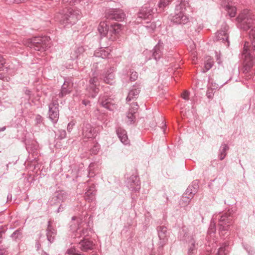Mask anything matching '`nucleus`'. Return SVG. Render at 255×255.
Segmentation results:
<instances>
[{"instance_id":"obj_3","label":"nucleus","mask_w":255,"mask_h":255,"mask_svg":"<svg viewBox=\"0 0 255 255\" xmlns=\"http://www.w3.org/2000/svg\"><path fill=\"white\" fill-rule=\"evenodd\" d=\"M234 213V210L231 209L219 215L218 228L220 236H226L230 230V227L233 224Z\"/></svg>"},{"instance_id":"obj_50","label":"nucleus","mask_w":255,"mask_h":255,"mask_svg":"<svg viewBox=\"0 0 255 255\" xmlns=\"http://www.w3.org/2000/svg\"><path fill=\"white\" fill-rule=\"evenodd\" d=\"M75 124L71 122H70L68 125H67V130L69 132H70L71 130L73 129V126H74Z\"/></svg>"},{"instance_id":"obj_57","label":"nucleus","mask_w":255,"mask_h":255,"mask_svg":"<svg viewBox=\"0 0 255 255\" xmlns=\"http://www.w3.org/2000/svg\"><path fill=\"white\" fill-rule=\"evenodd\" d=\"M36 247L37 248V249L38 250L39 249V247H40V244L38 242H37L36 243V245H35Z\"/></svg>"},{"instance_id":"obj_1","label":"nucleus","mask_w":255,"mask_h":255,"mask_svg":"<svg viewBox=\"0 0 255 255\" xmlns=\"http://www.w3.org/2000/svg\"><path fill=\"white\" fill-rule=\"evenodd\" d=\"M108 70L106 73L101 74L99 78L97 76H94L89 80V84L87 90L90 93L92 97L94 98L99 92L100 81L103 80L104 82L107 84L113 85L115 83V74L113 72Z\"/></svg>"},{"instance_id":"obj_25","label":"nucleus","mask_w":255,"mask_h":255,"mask_svg":"<svg viewBox=\"0 0 255 255\" xmlns=\"http://www.w3.org/2000/svg\"><path fill=\"white\" fill-rule=\"evenodd\" d=\"M68 195L64 191H60L55 193L54 196L52 198L51 202L52 204L61 203L66 201Z\"/></svg>"},{"instance_id":"obj_36","label":"nucleus","mask_w":255,"mask_h":255,"mask_svg":"<svg viewBox=\"0 0 255 255\" xmlns=\"http://www.w3.org/2000/svg\"><path fill=\"white\" fill-rule=\"evenodd\" d=\"M214 64V61L213 59L209 58L206 60L205 62L204 68L205 70H204L203 72H206V71L210 70Z\"/></svg>"},{"instance_id":"obj_58","label":"nucleus","mask_w":255,"mask_h":255,"mask_svg":"<svg viewBox=\"0 0 255 255\" xmlns=\"http://www.w3.org/2000/svg\"><path fill=\"white\" fill-rule=\"evenodd\" d=\"M5 129V127H3L2 128H0V132L4 131Z\"/></svg>"},{"instance_id":"obj_26","label":"nucleus","mask_w":255,"mask_h":255,"mask_svg":"<svg viewBox=\"0 0 255 255\" xmlns=\"http://www.w3.org/2000/svg\"><path fill=\"white\" fill-rule=\"evenodd\" d=\"M222 6L230 17H234L236 16L237 8L236 6L233 5V2L231 1H229L227 3L222 4Z\"/></svg>"},{"instance_id":"obj_39","label":"nucleus","mask_w":255,"mask_h":255,"mask_svg":"<svg viewBox=\"0 0 255 255\" xmlns=\"http://www.w3.org/2000/svg\"><path fill=\"white\" fill-rule=\"evenodd\" d=\"M228 246V245L225 243L224 246L221 247L217 253V255H226L228 253V251L227 250L226 247Z\"/></svg>"},{"instance_id":"obj_8","label":"nucleus","mask_w":255,"mask_h":255,"mask_svg":"<svg viewBox=\"0 0 255 255\" xmlns=\"http://www.w3.org/2000/svg\"><path fill=\"white\" fill-rule=\"evenodd\" d=\"M82 223V219L76 216H73L70 222V228L73 231H76L75 237L81 238L83 236L86 237L88 235V230L87 229L80 230L79 226Z\"/></svg>"},{"instance_id":"obj_40","label":"nucleus","mask_w":255,"mask_h":255,"mask_svg":"<svg viewBox=\"0 0 255 255\" xmlns=\"http://www.w3.org/2000/svg\"><path fill=\"white\" fill-rule=\"evenodd\" d=\"M67 253L69 255H84L74 247L68 249L67 251Z\"/></svg>"},{"instance_id":"obj_51","label":"nucleus","mask_w":255,"mask_h":255,"mask_svg":"<svg viewBox=\"0 0 255 255\" xmlns=\"http://www.w3.org/2000/svg\"><path fill=\"white\" fill-rule=\"evenodd\" d=\"M7 254L6 249L0 248V255H7Z\"/></svg>"},{"instance_id":"obj_30","label":"nucleus","mask_w":255,"mask_h":255,"mask_svg":"<svg viewBox=\"0 0 255 255\" xmlns=\"http://www.w3.org/2000/svg\"><path fill=\"white\" fill-rule=\"evenodd\" d=\"M99 172L98 166L97 163H91L88 167L89 177H94Z\"/></svg>"},{"instance_id":"obj_4","label":"nucleus","mask_w":255,"mask_h":255,"mask_svg":"<svg viewBox=\"0 0 255 255\" xmlns=\"http://www.w3.org/2000/svg\"><path fill=\"white\" fill-rule=\"evenodd\" d=\"M82 13L78 9L70 8L60 13L59 21L64 27L75 24L81 17Z\"/></svg>"},{"instance_id":"obj_33","label":"nucleus","mask_w":255,"mask_h":255,"mask_svg":"<svg viewBox=\"0 0 255 255\" xmlns=\"http://www.w3.org/2000/svg\"><path fill=\"white\" fill-rule=\"evenodd\" d=\"M84 0H61L62 4L65 6L76 5Z\"/></svg>"},{"instance_id":"obj_6","label":"nucleus","mask_w":255,"mask_h":255,"mask_svg":"<svg viewBox=\"0 0 255 255\" xmlns=\"http://www.w3.org/2000/svg\"><path fill=\"white\" fill-rule=\"evenodd\" d=\"M241 29L247 31L251 28L255 22V17L251 12L247 9L242 11L236 18Z\"/></svg>"},{"instance_id":"obj_5","label":"nucleus","mask_w":255,"mask_h":255,"mask_svg":"<svg viewBox=\"0 0 255 255\" xmlns=\"http://www.w3.org/2000/svg\"><path fill=\"white\" fill-rule=\"evenodd\" d=\"M121 27L122 25L118 23H111L109 26L107 22L102 21L99 25L98 30L102 36H107L111 41H115Z\"/></svg>"},{"instance_id":"obj_56","label":"nucleus","mask_w":255,"mask_h":255,"mask_svg":"<svg viewBox=\"0 0 255 255\" xmlns=\"http://www.w3.org/2000/svg\"><path fill=\"white\" fill-rule=\"evenodd\" d=\"M2 241V232L0 231V244L1 243Z\"/></svg>"},{"instance_id":"obj_42","label":"nucleus","mask_w":255,"mask_h":255,"mask_svg":"<svg viewBox=\"0 0 255 255\" xmlns=\"http://www.w3.org/2000/svg\"><path fill=\"white\" fill-rule=\"evenodd\" d=\"M216 223L214 222V221H211L208 233L210 234L215 233L216 230Z\"/></svg>"},{"instance_id":"obj_47","label":"nucleus","mask_w":255,"mask_h":255,"mask_svg":"<svg viewBox=\"0 0 255 255\" xmlns=\"http://www.w3.org/2000/svg\"><path fill=\"white\" fill-rule=\"evenodd\" d=\"M87 191H89L90 192H94V195H96V187H95V185L94 184H92V185L90 186Z\"/></svg>"},{"instance_id":"obj_14","label":"nucleus","mask_w":255,"mask_h":255,"mask_svg":"<svg viewBox=\"0 0 255 255\" xmlns=\"http://www.w3.org/2000/svg\"><path fill=\"white\" fill-rule=\"evenodd\" d=\"M140 85L136 84L129 91L128 96L126 98V102L130 107H131V104L134 102V101L138 98L140 92Z\"/></svg>"},{"instance_id":"obj_16","label":"nucleus","mask_w":255,"mask_h":255,"mask_svg":"<svg viewBox=\"0 0 255 255\" xmlns=\"http://www.w3.org/2000/svg\"><path fill=\"white\" fill-rule=\"evenodd\" d=\"M107 17L109 20L121 21L126 17V14L122 9L115 8L110 10L107 14Z\"/></svg>"},{"instance_id":"obj_10","label":"nucleus","mask_w":255,"mask_h":255,"mask_svg":"<svg viewBox=\"0 0 255 255\" xmlns=\"http://www.w3.org/2000/svg\"><path fill=\"white\" fill-rule=\"evenodd\" d=\"M156 230L159 239L158 250H162L168 240L167 229L165 226H159L157 227Z\"/></svg>"},{"instance_id":"obj_11","label":"nucleus","mask_w":255,"mask_h":255,"mask_svg":"<svg viewBox=\"0 0 255 255\" xmlns=\"http://www.w3.org/2000/svg\"><path fill=\"white\" fill-rule=\"evenodd\" d=\"M139 108L137 102H133L129 107L126 116V123L128 125H130L134 124L136 122V114Z\"/></svg>"},{"instance_id":"obj_17","label":"nucleus","mask_w":255,"mask_h":255,"mask_svg":"<svg viewBox=\"0 0 255 255\" xmlns=\"http://www.w3.org/2000/svg\"><path fill=\"white\" fill-rule=\"evenodd\" d=\"M171 21L177 24H185L189 22V18L186 15L183 10H176L174 15L172 16Z\"/></svg>"},{"instance_id":"obj_60","label":"nucleus","mask_w":255,"mask_h":255,"mask_svg":"<svg viewBox=\"0 0 255 255\" xmlns=\"http://www.w3.org/2000/svg\"><path fill=\"white\" fill-rule=\"evenodd\" d=\"M218 63L219 64H220V61L219 60V61H218Z\"/></svg>"},{"instance_id":"obj_59","label":"nucleus","mask_w":255,"mask_h":255,"mask_svg":"<svg viewBox=\"0 0 255 255\" xmlns=\"http://www.w3.org/2000/svg\"><path fill=\"white\" fill-rule=\"evenodd\" d=\"M43 255H48L47 253H46V252H44L43 253Z\"/></svg>"},{"instance_id":"obj_34","label":"nucleus","mask_w":255,"mask_h":255,"mask_svg":"<svg viewBox=\"0 0 255 255\" xmlns=\"http://www.w3.org/2000/svg\"><path fill=\"white\" fill-rule=\"evenodd\" d=\"M12 240L18 241L21 240L22 238V233L21 230L18 229L15 231L10 236Z\"/></svg>"},{"instance_id":"obj_54","label":"nucleus","mask_w":255,"mask_h":255,"mask_svg":"<svg viewBox=\"0 0 255 255\" xmlns=\"http://www.w3.org/2000/svg\"><path fill=\"white\" fill-rule=\"evenodd\" d=\"M82 103L83 105L87 106V105H88L90 103V101L88 100H84L82 101Z\"/></svg>"},{"instance_id":"obj_29","label":"nucleus","mask_w":255,"mask_h":255,"mask_svg":"<svg viewBox=\"0 0 255 255\" xmlns=\"http://www.w3.org/2000/svg\"><path fill=\"white\" fill-rule=\"evenodd\" d=\"M229 149L230 147L227 144L224 143L221 145L218 154V157L220 160H223L226 157Z\"/></svg>"},{"instance_id":"obj_15","label":"nucleus","mask_w":255,"mask_h":255,"mask_svg":"<svg viewBox=\"0 0 255 255\" xmlns=\"http://www.w3.org/2000/svg\"><path fill=\"white\" fill-rule=\"evenodd\" d=\"M82 135L85 138H94L96 131L95 128L89 123L84 122L81 125Z\"/></svg>"},{"instance_id":"obj_53","label":"nucleus","mask_w":255,"mask_h":255,"mask_svg":"<svg viewBox=\"0 0 255 255\" xmlns=\"http://www.w3.org/2000/svg\"><path fill=\"white\" fill-rule=\"evenodd\" d=\"M4 1L6 4H8L13 3H16V0H4Z\"/></svg>"},{"instance_id":"obj_12","label":"nucleus","mask_w":255,"mask_h":255,"mask_svg":"<svg viewBox=\"0 0 255 255\" xmlns=\"http://www.w3.org/2000/svg\"><path fill=\"white\" fill-rule=\"evenodd\" d=\"M153 8L150 6H144L141 7L137 13V18L138 20H150L153 17ZM139 22L138 21H137Z\"/></svg>"},{"instance_id":"obj_21","label":"nucleus","mask_w":255,"mask_h":255,"mask_svg":"<svg viewBox=\"0 0 255 255\" xmlns=\"http://www.w3.org/2000/svg\"><path fill=\"white\" fill-rule=\"evenodd\" d=\"M99 103L104 108L113 111L115 109V105L112 103V100L107 96H101L99 99Z\"/></svg>"},{"instance_id":"obj_55","label":"nucleus","mask_w":255,"mask_h":255,"mask_svg":"<svg viewBox=\"0 0 255 255\" xmlns=\"http://www.w3.org/2000/svg\"><path fill=\"white\" fill-rule=\"evenodd\" d=\"M25 94L26 95H27V96H29V97H30V95H31V91H30V90H25Z\"/></svg>"},{"instance_id":"obj_24","label":"nucleus","mask_w":255,"mask_h":255,"mask_svg":"<svg viewBox=\"0 0 255 255\" xmlns=\"http://www.w3.org/2000/svg\"><path fill=\"white\" fill-rule=\"evenodd\" d=\"M163 42L161 40H159L152 51V57L156 61L160 59L163 55Z\"/></svg>"},{"instance_id":"obj_41","label":"nucleus","mask_w":255,"mask_h":255,"mask_svg":"<svg viewBox=\"0 0 255 255\" xmlns=\"http://www.w3.org/2000/svg\"><path fill=\"white\" fill-rule=\"evenodd\" d=\"M100 149V145L98 143H93L92 147L91 148L92 154H97Z\"/></svg>"},{"instance_id":"obj_48","label":"nucleus","mask_w":255,"mask_h":255,"mask_svg":"<svg viewBox=\"0 0 255 255\" xmlns=\"http://www.w3.org/2000/svg\"><path fill=\"white\" fill-rule=\"evenodd\" d=\"M206 96L209 99H212L213 98L214 93L212 90H208L206 92Z\"/></svg>"},{"instance_id":"obj_2","label":"nucleus","mask_w":255,"mask_h":255,"mask_svg":"<svg viewBox=\"0 0 255 255\" xmlns=\"http://www.w3.org/2000/svg\"><path fill=\"white\" fill-rule=\"evenodd\" d=\"M23 44L31 49L41 52L50 47V38L47 36H36L23 40Z\"/></svg>"},{"instance_id":"obj_9","label":"nucleus","mask_w":255,"mask_h":255,"mask_svg":"<svg viewBox=\"0 0 255 255\" xmlns=\"http://www.w3.org/2000/svg\"><path fill=\"white\" fill-rule=\"evenodd\" d=\"M229 26L226 23H223L221 25L220 29L218 30L214 37V41H222L226 46H229V33L228 32Z\"/></svg>"},{"instance_id":"obj_37","label":"nucleus","mask_w":255,"mask_h":255,"mask_svg":"<svg viewBox=\"0 0 255 255\" xmlns=\"http://www.w3.org/2000/svg\"><path fill=\"white\" fill-rule=\"evenodd\" d=\"M95 196L94 192L86 191L85 193L84 198L87 201L90 202L95 200Z\"/></svg>"},{"instance_id":"obj_13","label":"nucleus","mask_w":255,"mask_h":255,"mask_svg":"<svg viewBox=\"0 0 255 255\" xmlns=\"http://www.w3.org/2000/svg\"><path fill=\"white\" fill-rule=\"evenodd\" d=\"M59 104L57 101H53L49 105V117L53 123H56L59 119Z\"/></svg>"},{"instance_id":"obj_7","label":"nucleus","mask_w":255,"mask_h":255,"mask_svg":"<svg viewBox=\"0 0 255 255\" xmlns=\"http://www.w3.org/2000/svg\"><path fill=\"white\" fill-rule=\"evenodd\" d=\"M198 183V180H194L192 184L188 187L179 201L181 207H186L190 203L192 198L198 191L199 187Z\"/></svg>"},{"instance_id":"obj_43","label":"nucleus","mask_w":255,"mask_h":255,"mask_svg":"<svg viewBox=\"0 0 255 255\" xmlns=\"http://www.w3.org/2000/svg\"><path fill=\"white\" fill-rule=\"evenodd\" d=\"M58 138L62 139L66 137V132L65 130L60 129L58 130V134L57 135Z\"/></svg>"},{"instance_id":"obj_35","label":"nucleus","mask_w":255,"mask_h":255,"mask_svg":"<svg viewBox=\"0 0 255 255\" xmlns=\"http://www.w3.org/2000/svg\"><path fill=\"white\" fill-rule=\"evenodd\" d=\"M189 6V0H181L179 5L176 6V10L186 9V7Z\"/></svg>"},{"instance_id":"obj_45","label":"nucleus","mask_w":255,"mask_h":255,"mask_svg":"<svg viewBox=\"0 0 255 255\" xmlns=\"http://www.w3.org/2000/svg\"><path fill=\"white\" fill-rule=\"evenodd\" d=\"M43 118L40 115H37L35 117V122L37 125L42 123Z\"/></svg>"},{"instance_id":"obj_18","label":"nucleus","mask_w":255,"mask_h":255,"mask_svg":"<svg viewBox=\"0 0 255 255\" xmlns=\"http://www.w3.org/2000/svg\"><path fill=\"white\" fill-rule=\"evenodd\" d=\"M181 240L185 241L189 245L188 251V255H193L194 251L197 250V244L193 236H189L187 233H185L183 237L180 238Z\"/></svg>"},{"instance_id":"obj_32","label":"nucleus","mask_w":255,"mask_h":255,"mask_svg":"<svg viewBox=\"0 0 255 255\" xmlns=\"http://www.w3.org/2000/svg\"><path fill=\"white\" fill-rule=\"evenodd\" d=\"M160 22L158 21V25H160ZM157 24L155 21H152L151 22L147 21L146 25H144V27L149 32H152L157 27Z\"/></svg>"},{"instance_id":"obj_46","label":"nucleus","mask_w":255,"mask_h":255,"mask_svg":"<svg viewBox=\"0 0 255 255\" xmlns=\"http://www.w3.org/2000/svg\"><path fill=\"white\" fill-rule=\"evenodd\" d=\"M190 93L187 91H184L183 93L182 94V98L184 99L185 100H189V97Z\"/></svg>"},{"instance_id":"obj_23","label":"nucleus","mask_w":255,"mask_h":255,"mask_svg":"<svg viewBox=\"0 0 255 255\" xmlns=\"http://www.w3.org/2000/svg\"><path fill=\"white\" fill-rule=\"evenodd\" d=\"M83 239L81 240L78 244L79 248L83 252H88L93 249L94 243L93 241L85 239L86 237L82 236Z\"/></svg>"},{"instance_id":"obj_22","label":"nucleus","mask_w":255,"mask_h":255,"mask_svg":"<svg viewBox=\"0 0 255 255\" xmlns=\"http://www.w3.org/2000/svg\"><path fill=\"white\" fill-rule=\"evenodd\" d=\"M128 187L132 191H138L140 188V182L139 177L136 175H132L128 179Z\"/></svg>"},{"instance_id":"obj_38","label":"nucleus","mask_w":255,"mask_h":255,"mask_svg":"<svg viewBox=\"0 0 255 255\" xmlns=\"http://www.w3.org/2000/svg\"><path fill=\"white\" fill-rule=\"evenodd\" d=\"M172 0H160L158 6L161 10L163 9L166 6H167Z\"/></svg>"},{"instance_id":"obj_19","label":"nucleus","mask_w":255,"mask_h":255,"mask_svg":"<svg viewBox=\"0 0 255 255\" xmlns=\"http://www.w3.org/2000/svg\"><path fill=\"white\" fill-rule=\"evenodd\" d=\"M73 89V83L70 80H66L61 86L60 91L58 96L62 98L71 93Z\"/></svg>"},{"instance_id":"obj_20","label":"nucleus","mask_w":255,"mask_h":255,"mask_svg":"<svg viewBox=\"0 0 255 255\" xmlns=\"http://www.w3.org/2000/svg\"><path fill=\"white\" fill-rule=\"evenodd\" d=\"M52 222L49 220L46 229V237L50 244L53 243L55 240L57 235V230L52 226Z\"/></svg>"},{"instance_id":"obj_28","label":"nucleus","mask_w":255,"mask_h":255,"mask_svg":"<svg viewBox=\"0 0 255 255\" xmlns=\"http://www.w3.org/2000/svg\"><path fill=\"white\" fill-rule=\"evenodd\" d=\"M85 52V49L83 46L75 47L71 50L70 58L72 60L78 59Z\"/></svg>"},{"instance_id":"obj_31","label":"nucleus","mask_w":255,"mask_h":255,"mask_svg":"<svg viewBox=\"0 0 255 255\" xmlns=\"http://www.w3.org/2000/svg\"><path fill=\"white\" fill-rule=\"evenodd\" d=\"M110 53L107 50L101 48L96 50L94 53V56L97 57H101L103 59L108 58Z\"/></svg>"},{"instance_id":"obj_52","label":"nucleus","mask_w":255,"mask_h":255,"mask_svg":"<svg viewBox=\"0 0 255 255\" xmlns=\"http://www.w3.org/2000/svg\"><path fill=\"white\" fill-rule=\"evenodd\" d=\"M64 207L63 205L61 204L57 210V212L59 213V212H62L64 210Z\"/></svg>"},{"instance_id":"obj_49","label":"nucleus","mask_w":255,"mask_h":255,"mask_svg":"<svg viewBox=\"0 0 255 255\" xmlns=\"http://www.w3.org/2000/svg\"><path fill=\"white\" fill-rule=\"evenodd\" d=\"M5 59L4 58L0 55V69H1L3 67V65L5 64Z\"/></svg>"},{"instance_id":"obj_27","label":"nucleus","mask_w":255,"mask_h":255,"mask_svg":"<svg viewBox=\"0 0 255 255\" xmlns=\"http://www.w3.org/2000/svg\"><path fill=\"white\" fill-rule=\"evenodd\" d=\"M116 132L121 141L125 145L129 144V140L128 139L127 133L124 128L119 127L116 129Z\"/></svg>"},{"instance_id":"obj_44","label":"nucleus","mask_w":255,"mask_h":255,"mask_svg":"<svg viewBox=\"0 0 255 255\" xmlns=\"http://www.w3.org/2000/svg\"><path fill=\"white\" fill-rule=\"evenodd\" d=\"M138 77V74L135 71H132L131 72L129 80L130 81H135Z\"/></svg>"}]
</instances>
